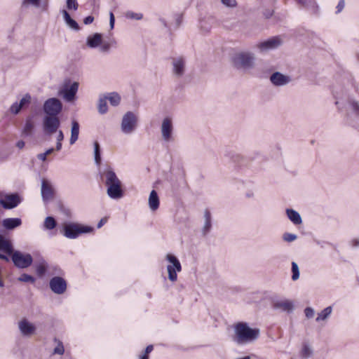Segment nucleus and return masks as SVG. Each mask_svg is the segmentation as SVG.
Instances as JSON below:
<instances>
[{"mask_svg": "<svg viewBox=\"0 0 359 359\" xmlns=\"http://www.w3.org/2000/svg\"><path fill=\"white\" fill-rule=\"evenodd\" d=\"M234 335L233 340L238 345H243L254 342L259 335L260 330L258 328H251L248 323L240 322L234 325Z\"/></svg>", "mask_w": 359, "mask_h": 359, "instance_id": "1", "label": "nucleus"}, {"mask_svg": "<svg viewBox=\"0 0 359 359\" xmlns=\"http://www.w3.org/2000/svg\"><path fill=\"white\" fill-rule=\"evenodd\" d=\"M235 67L238 69L248 70L254 68L255 64V55L248 51L236 53L232 58Z\"/></svg>", "mask_w": 359, "mask_h": 359, "instance_id": "2", "label": "nucleus"}, {"mask_svg": "<svg viewBox=\"0 0 359 359\" xmlns=\"http://www.w3.org/2000/svg\"><path fill=\"white\" fill-rule=\"evenodd\" d=\"M86 45L90 48H99L101 53H108L111 47L116 46V42L114 39L104 41L101 34L95 33L88 36Z\"/></svg>", "mask_w": 359, "mask_h": 359, "instance_id": "3", "label": "nucleus"}, {"mask_svg": "<svg viewBox=\"0 0 359 359\" xmlns=\"http://www.w3.org/2000/svg\"><path fill=\"white\" fill-rule=\"evenodd\" d=\"M283 43V39L280 36H276L257 43L254 48L260 53H266L270 50L278 48Z\"/></svg>", "mask_w": 359, "mask_h": 359, "instance_id": "4", "label": "nucleus"}, {"mask_svg": "<svg viewBox=\"0 0 359 359\" xmlns=\"http://www.w3.org/2000/svg\"><path fill=\"white\" fill-rule=\"evenodd\" d=\"M138 116L133 111H127L122 118L121 130L123 133L129 135L137 128Z\"/></svg>", "mask_w": 359, "mask_h": 359, "instance_id": "5", "label": "nucleus"}, {"mask_svg": "<svg viewBox=\"0 0 359 359\" xmlns=\"http://www.w3.org/2000/svg\"><path fill=\"white\" fill-rule=\"evenodd\" d=\"M93 228L76 223L67 224L64 226V236L68 238H76L81 233H90Z\"/></svg>", "mask_w": 359, "mask_h": 359, "instance_id": "6", "label": "nucleus"}, {"mask_svg": "<svg viewBox=\"0 0 359 359\" xmlns=\"http://www.w3.org/2000/svg\"><path fill=\"white\" fill-rule=\"evenodd\" d=\"M10 255L11 256V259L14 265L20 269L29 267L33 262L32 257L28 253H22L20 251H14L13 250V252Z\"/></svg>", "mask_w": 359, "mask_h": 359, "instance_id": "7", "label": "nucleus"}, {"mask_svg": "<svg viewBox=\"0 0 359 359\" xmlns=\"http://www.w3.org/2000/svg\"><path fill=\"white\" fill-rule=\"evenodd\" d=\"M166 259L170 263V264L167 266L168 278L170 281L175 282L177 278V272H180L182 270L181 264L178 259L171 254L166 255Z\"/></svg>", "mask_w": 359, "mask_h": 359, "instance_id": "8", "label": "nucleus"}, {"mask_svg": "<svg viewBox=\"0 0 359 359\" xmlns=\"http://www.w3.org/2000/svg\"><path fill=\"white\" fill-rule=\"evenodd\" d=\"M62 104L57 98H49L43 104L46 116H57L62 111Z\"/></svg>", "mask_w": 359, "mask_h": 359, "instance_id": "9", "label": "nucleus"}, {"mask_svg": "<svg viewBox=\"0 0 359 359\" xmlns=\"http://www.w3.org/2000/svg\"><path fill=\"white\" fill-rule=\"evenodd\" d=\"M172 72L176 77H182L186 72V59L184 56L178 55L171 58Z\"/></svg>", "mask_w": 359, "mask_h": 359, "instance_id": "10", "label": "nucleus"}, {"mask_svg": "<svg viewBox=\"0 0 359 359\" xmlns=\"http://www.w3.org/2000/svg\"><path fill=\"white\" fill-rule=\"evenodd\" d=\"M173 130L172 119L170 117H165L161 125V137L164 142H170L173 140Z\"/></svg>", "mask_w": 359, "mask_h": 359, "instance_id": "11", "label": "nucleus"}, {"mask_svg": "<svg viewBox=\"0 0 359 359\" xmlns=\"http://www.w3.org/2000/svg\"><path fill=\"white\" fill-rule=\"evenodd\" d=\"M21 197L17 193L7 194L1 196L0 205L6 210L15 208L21 203Z\"/></svg>", "mask_w": 359, "mask_h": 359, "instance_id": "12", "label": "nucleus"}, {"mask_svg": "<svg viewBox=\"0 0 359 359\" xmlns=\"http://www.w3.org/2000/svg\"><path fill=\"white\" fill-rule=\"evenodd\" d=\"M60 121L57 116H45L43 119V128L46 134L52 135L57 131Z\"/></svg>", "mask_w": 359, "mask_h": 359, "instance_id": "13", "label": "nucleus"}, {"mask_svg": "<svg viewBox=\"0 0 359 359\" xmlns=\"http://www.w3.org/2000/svg\"><path fill=\"white\" fill-rule=\"evenodd\" d=\"M13 249L11 241L4 236L0 235V259L8 262L9 258L7 255H11Z\"/></svg>", "mask_w": 359, "mask_h": 359, "instance_id": "14", "label": "nucleus"}, {"mask_svg": "<svg viewBox=\"0 0 359 359\" xmlns=\"http://www.w3.org/2000/svg\"><path fill=\"white\" fill-rule=\"evenodd\" d=\"M50 288L57 294H63L67 289V283L65 279L61 277L55 276L50 279Z\"/></svg>", "mask_w": 359, "mask_h": 359, "instance_id": "15", "label": "nucleus"}, {"mask_svg": "<svg viewBox=\"0 0 359 359\" xmlns=\"http://www.w3.org/2000/svg\"><path fill=\"white\" fill-rule=\"evenodd\" d=\"M18 329L23 337H30L34 334L36 330V326L27 319L18 322Z\"/></svg>", "mask_w": 359, "mask_h": 359, "instance_id": "16", "label": "nucleus"}, {"mask_svg": "<svg viewBox=\"0 0 359 359\" xmlns=\"http://www.w3.org/2000/svg\"><path fill=\"white\" fill-rule=\"evenodd\" d=\"M270 81L275 86H283L291 81V78L279 72H276L271 75Z\"/></svg>", "mask_w": 359, "mask_h": 359, "instance_id": "17", "label": "nucleus"}, {"mask_svg": "<svg viewBox=\"0 0 359 359\" xmlns=\"http://www.w3.org/2000/svg\"><path fill=\"white\" fill-rule=\"evenodd\" d=\"M41 194L43 201H48L53 198L54 189L49 181L42 180Z\"/></svg>", "mask_w": 359, "mask_h": 359, "instance_id": "18", "label": "nucleus"}, {"mask_svg": "<svg viewBox=\"0 0 359 359\" xmlns=\"http://www.w3.org/2000/svg\"><path fill=\"white\" fill-rule=\"evenodd\" d=\"M107 194L109 198L113 199L121 198L123 196V191L121 189V182H116L114 184L107 186Z\"/></svg>", "mask_w": 359, "mask_h": 359, "instance_id": "19", "label": "nucleus"}, {"mask_svg": "<svg viewBox=\"0 0 359 359\" xmlns=\"http://www.w3.org/2000/svg\"><path fill=\"white\" fill-rule=\"evenodd\" d=\"M102 177L106 186L121 181L111 168L105 169L102 174Z\"/></svg>", "mask_w": 359, "mask_h": 359, "instance_id": "20", "label": "nucleus"}, {"mask_svg": "<svg viewBox=\"0 0 359 359\" xmlns=\"http://www.w3.org/2000/svg\"><path fill=\"white\" fill-rule=\"evenodd\" d=\"M79 83L74 82L69 88L63 90V97L67 102H72L75 99L76 94L78 91Z\"/></svg>", "mask_w": 359, "mask_h": 359, "instance_id": "21", "label": "nucleus"}, {"mask_svg": "<svg viewBox=\"0 0 359 359\" xmlns=\"http://www.w3.org/2000/svg\"><path fill=\"white\" fill-rule=\"evenodd\" d=\"M273 308L290 313L294 309V304L293 302L289 299L280 300L273 303Z\"/></svg>", "mask_w": 359, "mask_h": 359, "instance_id": "22", "label": "nucleus"}, {"mask_svg": "<svg viewBox=\"0 0 359 359\" xmlns=\"http://www.w3.org/2000/svg\"><path fill=\"white\" fill-rule=\"evenodd\" d=\"M287 217L294 225H299L302 224V219L300 214L291 208H287L285 210Z\"/></svg>", "mask_w": 359, "mask_h": 359, "instance_id": "23", "label": "nucleus"}, {"mask_svg": "<svg viewBox=\"0 0 359 359\" xmlns=\"http://www.w3.org/2000/svg\"><path fill=\"white\" fill-rule=\"evenodd\" d=\"M149 207L151 211H156L160 204L159 198L157 192L155 190H152L149 194L148 200Z\"/></svg>", "mask_w": 359, "mask_h": 359, "instance_id": "24", "label": "nucleus"}, {"mask_svg": "<svg viewBox=\"0 0 359 359\" xmlns=\"http://www.w3.org/2000/svg\"><path fill=\"white\" fill-rule=\"evenodd\" d=\"M212 228V217L211 214L208 210H205L204 212V224L202 228V233L203 236H206Z\"/></svg>", "mask_w": 359, "mask_h": 359, "instance_id": "25", "label": "nucleus"}, {"mask_svg": "<svg viewBox=\"0 0 359 359\" xmlns=\"http://www.w3.org/2000/svg\"><path fill=\"white\" fill-rule=\"evenodd\" d=\"M214 23L215 19L213 17H205L200 21V28L203 32H209L211 30Z\"/></svg>", "mask_w": 359, "mask_h": 359, "instance_id": "26", "label": "nucleus"}, {"mask_svg": "<svg viewBox=\"0 0 359 359\" xmlns=\"http://www.w3.org/2000/svg\"><path fill=\"white\" fill-rule=\"evenodd\" d=\"M21 224V219L19 218H6L2 221L3 226L8 230L13 229Z\"/></svg>", "mask_w": 359, "mask_h": 359, "instance_id": "27", "label": "nucleus"}, {"mask_svg": "<svg viewBox=\"0 0 359 359\" xmlns=\"http://www.w3.org/2000/svg\"><path fill=\"white\" fill-rule=\"evenodd\" d=\"M34 129V123L32 116L27 118L25 126L22 129V134L26 136H31Z\"/></svg>", "mask_w": 359, "mask_h": 359, "instance_id": "28", "label": "nucleus"}, {"mask_svg": "<svg viewBox=\"0 0 359 359\" xmlns=\"http://www.w3.org/2000/svg\"><path fill=\"white\" fill-rule=\"evenodd\" d=\"M79 134V124L76 121H73L72 122V128H71V137L69 142L71 144H74L78 138Z\"/></svg>", "mask_w": 359, "mask_h": 359, "instance_id": "29", "label": "nucleus"}, {"mask_svg": "<svg viewBox=\"0 0 359 359\" xmlns=\"http://www.w3.org/2000/svg\"><path fill=\"white\" fill-rule=\"evenodd\" d=\"M62 13L63 15V18H64V20H65L66 24L70 28H72V29H74V30L79 29V26L78 23L74 19H72L71 18V16L69 15V14L67 13V11L62 10Z\"/></svg>", "mask_w": 359, "mask_h": 359, "instance_id": "30", "label": "nucleus"}, {"mask_svg": "<svg viewBox=\"0 0 359 359\" xmlns=\"http://www.w3.org/2000/svg\"><path fill=\"white\" fill-rule=\"evenodd\" d=\"M107 100H109L112 106H117L119 104L121 101V97L117 93H109L104 95Z\"/></svg>", "mask_w": 359, "mask_h": 359, "instance_id": "31", "label": "nucleus"}, {"mask_svg": "<svg viewBox=\"0 0 359 359\" xmlns=\"http://www.w3.org/2000/svg\"><path fill=\"white\" fill-rule=\"evenodd\" d=\"M332 312V306H327L320 313L318 314V317L316 320L320 322L321 320H327Z\"/></svg>", "mask_w": 359, "mask_h": 359, "instance_id": "32", "label": "nucleus"}, {"mask_svg": "<svg viewBox=\"0 0 359 359\" xmlns=\"http://www.w3.org/2000/svg\"><path fill=\"white\" fill-rule=\"evenodd\" d=\"M98 111L101 114H104L107 111V99L104 96L100 97L97 104Z\"/></svg>", "mask_w": 359, "mask_h": 359, "instance_id": "33", "label": "nucleus"}, {"mask_svg": "<svg viewBox=\"0 0 359 359\" xmlns=\"http://www.w3.org/2000/svg\"><path fill=\"white\" fill-rule=\"evenodd\" d=\"M57 225L55 219L53 217H47L44 221V228L48 230L53 229Z\"/></svg>", "mask_w": 359, "mask_h": 359, "instance_id": "34", "label": "nucleus"}, {"mask_svg": "<svg viewBox=\"0 0 359 359\" xmlns=\"http://www.w3.org/2000/svg\"><path fill=\"white\" fill-rule=\"evenodd\" d=\"M94 158L95 163L99 165L101 163L100 147L97 142H94Z\"/></svg>", "mask_w": 359, "mask_h": 359, "instance_id": "35", "label": "nucleus"}, {"mask_svg": "<svg viewBox=\"0 0 359 359\" xmlns=\"http://www.w3.org/2000/svg\"><path fill=\"white\" fill-rule=\"evenodd\" d=\"M313 355V350L309 344H304L302 349V356L309 358Z\"/></svg>", "mask_w": 359, "mask_h": 359, "instance_id": "36", "label": "nucleus"}, {"mask_svg": "<svg viewBox=\"0 0 359 359\" xmlns=\"http://www.w3.org/2000/svg\"><path fill=\"white\" fill-rule=\"evenodd\" d=\"M292 280H297L299 278V269L297 264L294 262H292Z\"/></svg>", "mask_w": 359, "mask_h": 359, "instance_id": "37", "label": "nucleus"}, {"mask_svg": "<svg viewBox=\"0 0 359 359\" xmlns=\"http://www.w3.org/2000/svg\"><path fill=\"white\" fill-rule=\"evenodd\" d=\"M32 97L29 93H26L20 100L19 104L21 108L31 103Z\"/></svg>", "mask_w": 359, "mask_h": 359, "instance_id": "38", "label": "nucleus"}, {"mask_svg": "<svg viewBox=\"0 0 359 359\" xmlns=\"http://www.w3.org/2000/svg\"><path fill=\"white\" fill-rule=\"evenodd\" d=\"M126 16L127 18L140 20L142 19L143 15L140 13H134L132 11H128L126 13Z\"/></svg>", "mask_w": 359, "mask_h": 359, "instance_id": "39", "label": "nucleus"}, {"mask_svg": "<svg viewBox=\"0 0 359 359\" xmlns=\"http://www.w3.org/2000/svg\"><path fill=\"white\" fill-rule=\"evenodd\" d=\"M36 273L39 276H43L46 271V263L43 261L36 266Z\"/></svg>", "mask_w": 359, "mask_h": 359, "instance_id": "40", "label": "nucleus"}, {"mask_svg": "<svg viewBox=\"0 0 359 359\" xmlns=\"http://www.w3.org/2000/svg\"><path fill=\"white\" fill-rule=\"evenodd\" d=\"M18 279L19 281L25 283H34L35 281V278L33 276L27 273L22 274Z\"/></svg>", "mask_w": 359, "mask_h": 359, "instance_id": "41", "label": "nucleus"}, {"mask_svg": "<svg viewBox=\"0 0 359 359\" xmlns=\"http://www.w3.org/2000/svg\"><path fill=\"white\" fill-rule=\"evenodd\" d=\"M350 105L354 114L357 117H359V102L355 100H352L350 102Z\"/></svg>", "mask_w": 359, "mask_h": 359, "instance_id": "42", "label": "nucleus"}, {"mask_svg": "<svg viewBox=\"0 0 359 359\" xmlns=\"http://www.w3.org/2000/svg\"><path fill=\"white\" fill-rule=\"evenodd\" d=\"M297 236L294 233H285L283 235V241L285 242H288V243L295 241L297 239Z\"/></svg>", "mask_w": 359, "mask_h": 359, "instance_id": "43", "label": "nucleus"}, {"mask_svg": "<svg viewBox=\"0 0 359 359\" xmlns=\"http://www.w3.org/2000/svg\"><path fill=\"white\" fill-rule=\"evenodd\" d=\"M39 3L40 0H23L22 5L25 7L32 5L38 8L39 6Z\"/></svg>", "mask_w": 359, "mask_h": 359, "instance_id": "44", "label": "nucleus"}, {"mask_svg": "<svg viewBox=\"0 0 359 359\" xmlns=\"http://www.w3.org/2000/svg\"><path fill=\"white\" fill-rule=\"evenodd\" d=\"M65 352V348L62 342L57 341V345L53 350L54 354L62 355Z\"/></svg>", "mask_w": 359, "mask_h": 359, "instance_id": "45", "label": "nucleus"}, {"mask_svg": "<svg viewBox=\"0 0 359 359\" xmlns=\"http://www.w3.org/2000/svg\"><path fill=\"white\" fill-rule=\"evenodd\" d=\"M79 7V4L76 0H67V8L69 10H77Z\"/></svg>", "mask_w": 359, "mask_h": 359, "instance_id": "46", "label": "nucleus"}, {"mask_svg": "<svg viewBox=\"0 0 359 359\" xmlns=\"http://www.w3.org/2000/svg\"><path fill=\"white\" fill-rule=\"evenodd\" d=\"M21 107L18 102H14L10 107V111L13 114H18L20 110Z\"/></svg>", "mask_w": 359, "mask_h": 359, "instance_id": "47", "label": "nucleus"}, {"mask_svg": "<svg viewBox=\"0 0 359 359\" xmlns=\"http://www.w3.org/2000/svg\"><path fill=\"white\" fill-rule=\"evenodd\" d=\"M223 5L228 8H235L237 6L236 0H221Z\"/></svg>", "mask_w": 359, "mask_h": 359, "instance_id": "48", "label": "nucleus"}, {"mask_svg": "<svg viewBox=\"0 0 359 359\" xmlns=\"http://www.w3.org/2000/svg\"><path fill=\"white\" fill-rule=\"evenodd\" d=\"M304 313H305L306 317L307 318L310 319V318H313V316L315 315V311L311 307H306L304 309Z\"/></svg>", "mask_w": 359, "mask_h": 359, "instance_id": "49", "label": "nucleus"}, {"mask_svg": "<svg viewBox=\"0 0 359 359\" xmlns=\"http://www.w3.org/2000/svg\"><path fill=\"white\" fill-rule=\"evenodd\" d=\"M345 6L344 0H340L337 6V13H340Z\"/></svg>", "mask_w": 359, "mask_h": 359, "instance_id": "50", "label": "nucleus"}, {"mask_svg": "<svg viewBox=\"0 0 359 359\" xmlns=\"http://www.w3.org/2000/svg\"><path fill=\"white\" fill-rule=\"evenodd\" d=\"M115 23V18L112 12L109 13V25L110 28L112 29L114 27Z\"/></svg>", "mask_w": 359, "mask_h": 359, "instance_id": "51", "label": "nucleus"}, {"mask_svg": "<svg viewBox=\"0 0 359 359\" xmlns=\"http://www.w3.org/2000/svg\"><path fill=\"white\" fill-rule=\"evenodd\" d=\"M94 20V18L93 16H88L86 18H84L83 20V23L85 25H89L90 23H92Z\"/></svg>", "mask_w": 359, "mask_h": 359, "instance_id": "52", "label": "nucleus"}, {"mask_svg": "<svg viewBox=\"0 0 359 359\" xmlns=\"http://www.w3.org/2000/svg\"><path fill=\"white\" fill-rule=\"evenodd\" d=\"M57 135V141L62 142L64 139V134L62 130H58Z\"/></svg>", "mask_w": 359, "mask_h": 359, "instance_id": "53", "label": "nucleus"}, {"mask_svg": "<svg viewBox=\"0 0 359 359\" xmlns=\"http://www.w3.org/2000/svg\"><path fill=\"white\" fill-rule=\"evenodd\" d=\"M37 158H38V159H39L42 161H46V158H47V156L44 153H41V154H39L37 155Z\"/></svg>", "mask_w": 359, "mask_h": 359, "instance_id": "54", "label": "nucleus"}, {"mask_svg": "<svg viewBox=\"0 0 359 359\" xmlns=\"http://www.w3.org/2000/svg\"><path fill=\"white\" fill-rule=\"evenodd\" d=\"M153 350V346L152 345H149L146 347L145 348V351H144V354H146L147 355L151 353Z\"/></svg>", "mask_w": 359, "mask_h": 359, "instance_id": "55", "label": "nucleus"}, {"mask_svg": "<svg viewBox=\"0 0 359 359\" xmlns=\"http://www.w3.org/2000/svg\"><path fill=\"white\" fill-rule=\"evenodd\" d=\"M107 222V218H102L97 224V228H101Z\"/></svg>", "mask_w": 359, "mask_h": 359, "instance_id": "56", "label": "nucleus"}, {"mask_svg": "<svg viewBox=\"0 0 359 359\" xmlns=\"http://www.w3.org/2000/svg\"><path fill=\"white\" fill-rule=\"evenodd\" d=\"M16 147L19 149H22L25 147V142L22 140H20L16 143Z\"/></svg>", "mask_w": 359, "mask_h": 359, "instance_id": "57", "label": "nucleus"}, {"mask_svg": "<svg viewBox=\"0 0 359 359\" xmlns=\"http://www.w3.org/2000/svg\"><path fill=\"white\" fill-rule=\"evenodd\" d=\"M61 149H62V143H61V142L57 141L55 150L56 151H60Z\"/></svg>", "mask_w": 359, "mask_h": 359, "instance_id": "58", "label": "nucleus"}, {"mask_svg": "<svg viewBox=\"0 0 359 359\" xmlns=\"http://www.w3.org/2000/svg\"><path fill=\"white\" fill-rule=\"evenodd\" d=\"M352 243L354 247H359V239L353 240Z\"/></svg>", "mask_w": 359, "mask_h": 359, "instance_id": "59", "label": "nucleus"}, {"mask_svg": "<svg viewBox=\"0 0 359 359\" xmlns=\"http://www.w3.org/2000/svg\"><path fill=\"white\" fill-rule=\"evenodd\" d=\"M54 149L53 148H50V149H48V150H46L44 154L48 156L49 154H51L53 151H54Z\"/></svg>", "mask_w": 359, "mask_h": 359, "instance_id": "60", "label": "nucleus"}, {"mask_svg": "<svg viewBox=\"0 0 359 359\" xmlns=\"http://www.w3.org/2000/svg\"><path fill=\"white\" fill-rule=\"evenodd\" d=\"M245 196L248 198L254 197V193L252 191H248L246 193Z\"/></svg>", "mask_w": 359, "mask_h": 359, "instance_id": "61", "label": "nucleus"}, {"mask_svg": "<svg viewBox=\"0 0 359 359\" xmlns=\"http://www.w3.org/2000/svg\"><path fill=\"white\" fill-rule=\"evenodd\" d=\"M264 15H265V16L268 18H269V17H271V16L272 15V12H270V11H269V12H266V13H264Z\"/></svg>", "mask_w": 359, "mask_h": 359, "instance_id": "62", "label": "nucleus"}, {"mask_svg": "<svg viewBox=\"0 0 359 359\" xmlns=\"http://www.w3.org/2000/svg\"><path fill=\"white\" fill-rule=\"evenodd\" d=\"M140 359H149V357L146 354H144L142 355H140Z\"/></svg>", "mask_w": 359, "mask_h": 359, "instance_id": "63", "label": "nucleus"}, {"mask_svg": "<svg viewBox=\"0 0 359 359\" xmlns=\"http://www.w3.org/2000/svg\"><path fill=\"white\" fill-rule=\"evenodd\" d=\"M160 20L165 27H167L166 22L164 19H161Z\"/></svg>", "mask_w": 359, "mask_h": 359, "instance_id": "64", "label": "nucleus"}]
</instances>
